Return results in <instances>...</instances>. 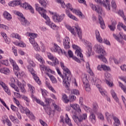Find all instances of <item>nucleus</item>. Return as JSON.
I'll use <instances>...</instances> for the list:
<instances>
[{
  "label": "nucleus",
  "instance_id": "obj_39",
  "mask_svg": "<svg viewBox=\"0 0 126 126\" xmlns=\"http://www.w3.org/2000/svg\"><path fill=\"white\" fill-rule=\"evenodd\" d=\"M98 104H97L96 103H94L93 104V111L94 112V113H96L97 111H98Z\"/></svg>",
  "mask_w": 126,
  "mask_h": 126
},
{
  "label": "nucleus",
  "instance_id": "obj_44",
  "mask_svg": "<svg viewBox=\"0 0 126 126\" xmlns=\"http://www.w3.org/2000/svg\"><path fill=\"white\" fill-rule=\"evenodd\" d=\"M3 123H4V124H7V126H11V122H10V121H9V120H8V119H6L2 121Z\"/></svg>",
  "mask_w": 126,
  "mask_h": 126
},
{
  "label": "nucleus",
  "instance_id": "obj_46",
  "mask_svg": "<svg viewBox=\"0 0 126 126\" xmlns=\"http://www.w3.org/2000/svg\"><path fill=\"white\" fill-rule=\"evenodd\" d=\"M71 93L72 94H74V95H76L77 96H78V95H80V93H79V91L76 89H74L72 90Z\"/></svg>",
  "mask_w": 126,
  "mask_h": 126
},
{
  "label": "nucleus",
  "instance_id": "obj_7",
  "mask_svg": "<svg viewBox=\"0 0 126 126\" xmlns=\"http://www.w3.org/2000/svg\"><path fill=\"white\" fill-rule=\"evenodd\" d=\"M47 56L48 59H49V60H51V61L53 62V63L52 62H47L49 64H51V65H52V66H54V65H58V64H59V60H58L56 57H54L52 54L50 53H48Z\"/></svg>",
  "mask_w": 126,
  "mask_h": 126
},
{
  "label": "nucleus",
  "instance_id": "obj_32",
  "mask_svg": "<svg viewBox=\"0 0 126 126\" xmlns=\"http://www.w3.org/2000/svg\"><path fill=\"white\" fill-rule=\"evenodd\" d=\"M3 16L5 17V18H6V19H7V20H10V19L12 18V17H11V15H10V14L7 11L4 12Z\"/></svg>",
  "mask_w": 126,
  "mask_h": 126
},
{
  "label": "nucleus",
  "instance_id": "obj_27",
  "mask_svg": "<svg viewBox=\"0 0 126 126\" xmlns=\"http://www.w3.org/2000/svg\"><path fill=\"white\" fill-rule=\"evenodd\" d=\"M65 11L67 16L69 17V18H71V19H73V20H75V21H78V19L72 14H70V13H69V11L65 10Z\"/></svg>",
  "mask_w": 126,
  "mask_h": 126
},
{
  "label": "nucleus",
  "instance_id": "obj_37",
  "mask_svg": "<svg viewBox=\"0 0 126 126\" xmlns=\"http://www.w3.org/2000/svg\"><path fill=\"white\" fill-rule=\"evenodd\" d=\"M39 3L41 4L43 7H47V0H38Z\"/></svg>",
  "mask_w": 126,
  "mask_h": 126
},
{
  "label": "nucleus",
  "instance_id": "obj_29",
  "mask_svg": "<svg viewBox=\"0 0 126 126\" xmlns=\"http://www.w3.org/2000/svg\"><path fill=\"white\" fill-rule=\"evenodd\" d=\"M95 34L98 42H99V43H102L103 41V39H102V37H101V36H100V32H99L98 30H95Z\"/></svg>",
  "mask_w": 126,
  "mask_h": 126
},
{
  "label": "nucleus",
  "instance_id": "obj_26",
  "mask_svg": "<svg viewBox=\"0 0 126 126\" xmlns=\"http://www.w3.org/2000/svg\"><path fill=\"white\" fill-rule=\"evenodd\" d=\"M61 6L62 7H63V8H65V7L67 8V9H70L71 11H72V6H71V4H70V3H68L67 5H65V3H64V1H63V3H62L61 4Z\"/></svg>",
  "mask_w": 126,
  "mask_h": 126
},
{
  "label": "nucleus",
  "instance_id": "obj_9",
  "mask_svg": "<svg viewBox=\"0 0 126 126\" xmlns=\"http://www.w3.org/2000/svg\"><path fill=\"white\" fill-rule=\"evenodd\" d=\"M95 2L99 3V4H103L104 7H106V9L110 10L111 9V4H110L109 0H103V1L101 0H94Z\"/></svg>",
  "mask_w": 126,
  "mask_h": 126
},
{
  "label": "nucleus",
  "instance_id": "obj_4",
  "mask_svg": "<svg viewBox=\"0 0 126 126\" xmlns=\"http://www.w3.org/2000/svg\"><path fill=\"white\" fill-rule=\"evenodd\" d=\"M66 27L69 31H70L72 34H73V35L75 36L77 33L80 39H82V31H81V29L79 28V27L71 28V27L69 26H67Z\"/></svg>",
  "mask_w": 126,
  "mask_h": 126
},
{
  "label": "nucleus",
  "instance_id": "obj_61",
  "mask_svg": "<svg viewBox=\"0 0 126 126\" xmlns=\"http://www.w3.org/2000/svg\"><path fill=\"white\" fill-rule=\"evenodd\" d=\"M9 62H10L11 64L13 66H14V65H16V63H15V61L13 60L12 59H9Z\"/></svg>",
  "mask_w": 126,
  "mask_h": 126
},
{
  "label": "nucleus",
  "instance_id": "obj_11",
  "mask_svg": "<svg viewBox=\"0 0 126 126\" xmlns=\"http://www.w3.org/2000/svg\"><path fill=\"white\" fill-rule=\"evenodd\" d=\"M28 69L29 71H30V72H31V73L32 74V75H33V78L36 82H37V83L39 84V85H40L41 83V81L40 80V79H39V77H38V76H37V75L35 74V71H34L33 68L31 67V66H28Z\"/></svg>",
  "mask_w": 126,
  "mask_h": 126
},
{
  "label": "nucleus",
  "instance_id": "obj_58",
  "mask_svg": "<svg viewBox=\"0 0 126 126\" xmlns=\"http://www.w3.org/2000/svg\"><path fill=\"white\" fill-rule=\"evenodd\" d=\"M0 28H2V29H5V30H8V27L4 25H0Z\"/></svg>",
  "mask_w": 126,
  "mask_h": 126
},
{
  "label": "nucleus",
  "instance_id": "obj_33",
  "mask_svg": "<svg viewBox=\"0 0 126 126\" xmlns=\"http://www.w3.org/2000/svg\"><path fill=\"white\" fill-rule=\"evenodd\" d=\"M90 119L91 120L93 124H95V123H96V117L95 116V114L93 112L91 113Z\"/></svg>",
  "mask_w": 126,
  "mask_h": 126
},
{
  "label": "nucleus",
  "instance_id": "obj_48",
  "mask_svg": "<svg viewBox=\"0 0 126 126\" xmlns=\"http://www.w3.org/2000/svg\"><path fill=\"white\" fill-rule=\"evenodd\" d=\"M45 112L47 113V115L51 116L52 115V108L50 107H47L45 109Z\"/></svg>",
  "mask_w": 126,
  "mask_h": 126
},
{
  "label": "nucleus",
  "instance_id": "obj_59",
  "mask_svg": "<svg viewBox=\"0 0 126 126\" xmlns=\"http://www.w3.org/2000/svg\"><path fill=\"white\" fill-rule=\"evenodd\" d=\"M76 100V96L73 95H71L70 96V100L71 101H75Z\"/></svg>",
  "mask_w": 126,
  "mask_h": 126
},
{
  "label": "nucleus",
  "instance_id": "obj_16",
  "mask_svg": "<svg viewBox=\"0 0 126 126\" xmlns=\"http://www.w3.org/2000/svg\"><path fill=\"white\" fill-rule=\"evenodd\" d=\"M90 6H91L93 10H94V11H96L97 13H99V14H102V13H103L102 8L99 6V5L96 6V5L93 4V3H90Z\"/></svg>",
  "mask_w": 126,
  "mask_h": 126
},
{
  "label": "nucleus",
  "instance_id": "obj_57",
  "mask_svg": "<svg viewBox=\"0 0 126 126\" xmlns=\"http://www.w3.org/2000/svg\"><path fill=\"white\" fill-rule=\"evenodd\" d=\"M99 92H100L102 96H107V93L104 91V90H99Z\"/></svg>",
  "mask_w": 126,
  "mask_h": 126
},
{
  "label": "nucleus",
  "instance_id": "obj_28",
  "mask_svg": "<svg viewBox=\"0 0 126 126\" xmlns=\"http://www.w3.org/2000/svg\"><path fill=\"white\" fill-rule=\"evenodd\" d=\"M0 72L7 75L10 73V70L6 67H3L0 69Z\"/></svg>",
  "mask_w": 126,
  "mask_h": 126
},
{
  "label": "nucleus",
  "instance_id": "obj_20",
  "mask_svg": "<svg viewBox=\"0 0 126 126\" xmlns=\"http://www.w3.org/2000/svg\"><path fill=\"white\" fill-rule=\"evenodd\" d=\"M113 35L114 37L115 38L116 40H117V41H120V38L123 39L124 40H125V41H126V34H124V33L123 32H119L118 36H117L115 34H113Z\"/></svg>",
  "mask_w": 126,
  "mask_h": 126
},
{
  "label": "nucleus",
  "instance_id": "obj_49",
  "mask_svg": "<svg viewBox=\"0 0 126 126\" xmlns=\"http://www.w3.org/2000/svg\"><path fill=\"white\" fill-rule=\"evenodd\" d=\"M11 37L12 38H16V39H18L19 40H20L21 39V38H20V35H19V34L17 33H12L11 34Z\"/></svg>",
  "mask_w": 126,
  "mask_h": 126
},
{
  "label": "nucleus",
  "instance_id": "obj_10",
  "mask_svg": "<svg viewBox=\"0 0 126 126\" xmlns=\"http://www.w3.org/2000/svg\"><path fill=\"white\" fill-rule=\"evenodd\" d=\"M82 82L85 86L86 91L89 92L91 90V88H90V85L89 84V81L87 79V75L85 74L84 75V77L82 78Z\"/></svg>",
  "mask_w": 126,
  "mask_h": 126
},
{
  "label": "nucleus",
  "instance_id": "obj_51",
  "mask_svg": "<svg viewBox=\"0 0 126 126\" xmlns=\"http://www.w3.org/2000/svg\"><path fill=\"white\" fill-rule=\"evenodd\" d=\"M119 86L123 89V91L126 94V88L125 87V86L123 84L121 83V82H119Z\"/></svg>",
  "mask_w": 126,
  "mask_h": 126
},
{
  "label": "nucleus",
  "instance_id": "obj_14",
  "mask_svg": "<svg viewBox=\"0 0 126 126\" xmlns=\"http://www.w3.org/2000/svg\"><path fill=\"white\" fill-rule=\"evenodd\" d=\"M72 47L73 49L76 50L75 52V55H76L78 57L79 56L80 58H81V60L84 61L83 55L81 53V49H80V48H79V47H78L77 45H75V44H73Z\"/></svg>",
  "mask_w": 126,
  "mask_h": 126
},
{
  "label": "nucleus",
  "instance_id": "obj_43",
  "mask_svg": "<svg viewBox=\"0 0 126 126\" xmlns=\"http://www.w3.org/2000/svg\"><path fill=\"white\" fill-rule=\"evenodd\" d=\"M49 78L52 83L56 84L58 82L57 79H56V78L54 76L50 75V76H49Z\"/></svg>",
  "mask_w": 126,
  "mask_h": 126
},
{
  "label": "nucleus",
  "instance_id": "obj_30",
  "mask_svg": "<svg viewBox=\"0 0 126 126\" xmlns=\"http://www.w3.org/2000/svg\"><path fill=\"white\" fill-rule=\"evenodd\" d=\"M111 95L113 97V98L115 100V101L119 103V98H118V96H117V94H116V93H115V91L113 90H112L111 91Z\"/></svg>",
  "mask_w": 126,
  "mask_h": 126
},
{
  "label": "nucleus",
  "instance_id": "obj_17",
  "mask_svg": "<svg viewBox=\"0 0 126 126\" xmlns=\"http://www.w3.org/2000/svg\"><path fill=\"white\" fill-rule=\"evenodd\" d=\"M65 116H66V118L65 119H64L63 117V116L61 117V122H62V123H63V124L65 123L66 124H67V125H68L69 126H72L71 121L70 120V119H69V118L68 117V115H67V114H66Z\"/></svg>",
  "mask_w": 126,
  "mask_h": 126
},
{
  "label": "nucleus",
  "instance_id": "obj_2",
  "mask_svg": "<svg viewBox=\"0 0 126 126\" xmlns=\"http://www.w3.org/2000/svg\"><path fill=\"white\" fill-rule=\"evenodd\" d=\"M61 66L64 71L65 78L63 80V84L66 88H68L70 86V75L71 73L68 68L64 66L63 62L60 63Z\"/></svg>",
  "mask_w": 126,
  "mask_h": 126
},
{
  "label": "nucleus",
  "instance_id": "obj_8",
  "mask_svg": "<svg viewBox=\"0 0 126 126\" xmlns=\"http://www.w3.org/2000/svg\"><path fill=\"white\" fill-rule=\"evenodd\" d=\"M16 14L20 18L21 23L24 26H29L30 25V23L28 22L25 17H23V14L19 12H16Z\"/></svg>",
  "mask_w": 126,
  "mask_h": 126
},
{
  "label": "nucleus",
  "instance_id": "obj_22",
  "mask_svg": "<svg viewBox=\"0 0 126 126\" xmlns=\"http://www.w3.org/2000/svg\"><path fill=\"white\" fill-rule=\"evenodd\" d=\"M116 25H117V21L115 20H112L111 21V24L108 25V28L111 31H115V29H116Z\"/></svg>",
  "mask_w": 126,
  "mask_h": 126
},
{
  "label": "nucleus",
  "instance_id": "obj_3",
  "mask_svg": "<svg viewBox=\"0 0 126 126\" xmlns=\"http://www.w3.org/2000/svg\"><path fill=\"white\" fill-rule=\"evenodd\" d=\"M94 49L96 50L97 52L100 55V56H98V59H100L103 63H107V59L104 57L105 55V51H104L103 46L99 44H95L94 47Z\"/></svg>",
  "mask_w": 126,
  "mask_h": 126
},
{
  "label": "nucleus",
  "instance_id": "obj_60",
  "mask_svg": "<svg viewBox=\"0 0 126 126\" xmlns=\"http://www.w3.org/2000/svg\"><path fill=\"white\" fill-rule=\"evenodd\" d=\"M1 63H2V64H4L5 65H8V61L7 60H2Z\"/></svg>",
  "mask_w": 126,
  "mask_h": 126
},
{
  "label": "nucleus",
  "instance_id": "obj_31",
  "mask_svg": "<svg viewBox=\"0 0 126 126\" xmlns=\"http://www.w3.org/2000/svg\"><path fill=\"white\" fill-rule=\"evenodd\" d=\"M18 86H19L22 93H25L26 91H25V88H24V85L23 84H21V83L20 82H18L17 84Z\"/></svg>",
  "mask_w": 126,
  "mask_h": 126
},
{
  "label": "nucleus",
  "instance_id": "obj_52",
  "mask_svg": "<svg viewBox=\"0 0 126 126\" xmlns=\"http://www.w3.org/2000/svg\"><path fill=\"white\" fill-rule=\"evenodd\" d=\"M5 92H6V93H7V94H8V95H11V93H10V90L9 89H8V88L7 87H6L5 88L3 89Z\"/></svg>",
  "mask_w": 126,
  "mask_h": 126
},
{
  "label": "nucleus",
  "instance_id": "obj_13",
  "mask_svg": "<svg viewBox=\"0 0 126 126\" xmlns=\"http://www.w3.org/2000/svg\"><path fill=\"white\" fill-rule=\"evenodd\" d=\"M64 16L65 15L64 14H62L61 15L55 14L53 16H52V18L55 21V22H57L59 23V22H62V21L64 18Z\"/></svg>",
  "mask_w": 126,
  "mask_h": 126
},
{
  "label": "nucleus",
  "instance_id": "obj_41",
  "mask_svg": "<svg viewBox=\"0 0 126 126\" xmlns=\"http://www.w3.org/2000/svg\"><path fill=\"white\" fill-rule=\"evenodd\" d=\"M28 86L32 94H34V93L35 92V88L32 87V85H31L30 84H28Z\"/></svg>",
  "mask_w": 126,
  "mask_h": 126
},
{
  "label": "nucleus",
  "instance_id": "obj_62",
  "mask_svg": "<svg viewBox=\"0 0 126 126\" xmlns=\"http://www.w3.org/2000/svg\"><path fill=\"white\" fill-rule=\"evenodd\" d=\"M39 122L43 126H48V125H47V123H45L43 120L40 119L39 120Z\"/></svg>",
  "mask_w": 126,
  "mask_h": 126
},
{
  "label": "nucleus",
  "instance_id": "obj_45",
  "mask_svg": "<svg viewBox=\"0 0 126 126\" xmlns=\"http://www.w3.org/2000/svg\"><path fill=\"white\" fill-rule=\"evenodd\" d=\"M113 120L116 124H117V125L119 126L121 125V122H120V120L118 118H117L116 116H113Z\"/></svg>",
  "mask_w": 126,
  "mask_h": 126
},
{
  "label": "nucleus",
  "instance_id": "obj_25",
  "mask_svg": "<svg viewBox=\"0 0 126 126\" xmlns=\"http://www.w3.org/2000/svg\"><path fill=\"white\" fill-rule=\"evenodd\" d=\"M98 20L100 24L101 28L105 29L106 28V26H105V22H104V20H103V18H102L100 15H98Z\"/></svg>",
  "mask_w": 126,
  "mask_h": 126
},
{
  "label": "nucleus",
  "instance_id": "obj_55",
  "mask_svg": "<svg viewBox=\"0 0 126 126\" xmlns=\"http://www.w3.org/2000/svg\"><path fill=\"white\" fill-rule=\"evenodd\" d=\"M72 59L73 60H74V61H75L77 63H81V61H80V60H79V59L77 58V57L74 56Z\"/></svg>",
  "mask_w": 126,
  "mask_h": 126
},
{
  "label": "nucleus",
  "instance_id": "obj_53",
  "mask_svg": "<svg viewBox=\"0 0 126 126\" xmlns=\"http://www.w3.org/2000/svg\"><path fill=\"white\" fill-rule=\"evenodd\" d=\"M68 55L69 56V58H72V59H73L74 57L73 56V53L71 50H69L68 51Z\"/></svg>",
  "mask_w": 126,
  "mask_h": 126
},
{
  "label": "nucleus",
  "instance_id": "obj_18",
  "mask_svg": "<svg viewBox=\"0 0 126 126\" xmlns=\"http://www.w3.org/2000/svg\"><path fill=\"white\" fill-rule=\"evenodd\" d=\"M21 7L25 8V9H29L30 11L32 13H34V9L32 7L29 3L27 2L23 3L21 4Z\"/></svg>",
  "mask_w": 126,
  "mask_h": 126
},
{
  "label": "nucleus",
  "instance_id": "obj_64",
  "mask_svg": "<svg viewBox=\"0 0 126 126\" xmlns=\"http://www.w3.org/2000/svg\"><path fill=\"white\" fill-rule=\"evenodd\" d=\"M45 102L47 104H50L51 102H52V99L51 98H45Z\"/></svg>",
  "mask_w": 126,
  "mask_h": 126
},
{
  "label": "nucleus",
  "instance_id": "obj_63",
  "mask_svg": "<svg viewBox=\"0 0 126 126\" xmlns=\"http://www.w3.org/2000/svg\"><path fill=\"white\" fill-rule=\"evenodd\" d=\"M78 1L79 3H83V4H85V5H87L85 0H78Z\"/></svg>",
  "mask_w": 126,
  "mask_h": 126
},
{
  "label": "nucleus",
  "instance_id": "obj_54",
  "mask_svg": "<svg viewBox=\"0 0 126 126\" xmlns=\"http://www.w3.org/2000/svg\"><path fill=\"white\" fill-rule=\"evenodd\" d=\"M102 69L103 70H110V67H108L107 66H106L105 65H102Z\"/></svg>",
  "mask_w": 126,
  "mask_h": 126
},
{
  "label": "nucleus",
  "instance_id": "obj_23",
  "mask_svg": "<svg viewBox=\"0 0 126 126\" xmlns=\"http://www.w3.org/2000/svg\"><path fill=\"white\" fill-rule=\"evenodd\" d=\"M38 34L36 33H29V36L30 38H29L30 42L31 44H34L35 43V40L34 39L35 38H37Z\"/></svg>",
  "mask_w": 126,
  "mask_h": 126
},
{
  "label": "nucleus",
  "instance_id": "obj_40",
  "mask_svg": "<svg viewBox=\"0 0 126 126\" xmlns=\"http://www.w3.org/2000/svg\"><path fill=\"white\" fill-rule=\"evenodd\" d=\"M36 59L38 61V62H40V63H45V62L43 61V58H42V57H41V56H40L39 54L36 55Z\"/></svg>",
  "mask_w": 126,
  "mask_h": 126
},
{
  "label": "nucleus",
  "instance_id": "obj_5",
  "mask_svg": "<svg viewBox=\"0 0 126 126\" xmlns=\"http://www.w3.org/2000/svg\"><path fill=\"white\" fill-rule=\"evenodd\" d=\"M72 119L76 124L78 125L80 124L83 120H85L87 119V114H83L82 115H80L79 117L76 115H73Z\"/></svg>",
  "mask_w": 126,
  "mask_h": 126
},
{
  "label": "nucleus",
  "instance_id": "obj_56",
  "mask_svg": "<svg viewBox=\"0 0 126 126\" xmlns=\"http://www.w3.org/2000/svg\"><path fill=\"white\" fill-rule=\"evenodd\" d=\"M34 101H36L38 104H40L41 106H44V102H43V101H41V100L36 98Z\"/></svg>",
  "mask_w": 126,
  "mask_h": 126
},
{
  "label": "nucleus",
  "instance_id": "obj_50",
  "mask_svg": "<svg viewBox=\"0 0 126 126\" xmlns=\"http://www.w3.org/2000/svg\"><path fill=\"white\" fill-rule=\"evenodd\" d=\"M111 4L112 8H113V9H116V8H117V4L114 0H112Z\"/></svg>",
  "mask_w": 126,
  "mask_h": 126
},
{
  "label": "nucleus",
  "instance_id": "obj_1",
  "mask_svg": "<svg viewBox=\"0 0 126 126\" xmlns=\"http://www.w3.org/2000/svg\"><path fill=\"white\" fill-rule=\"evenodd\" d=\"M35 9L37 11L39 12L40 14H41L43 18L47 20L46 23L47 25H49L51 28H52V29H54V30H57V29H58L57 25L53 23H52V22L50 21V18L46 15V13L47 12L46 10L41 7H39V4H35Z\"/></svg>",
  "mask_w": 126,
  "mask_h": 126
},
{
  "label": "nucleus",
  "instance_id": "obj_19",
  "mask_svg": "<svg viewBox=\"0 0 126 126\" xmlns=\"http://www.w3.org/2000/svg\"><path fill=\"white\" fill-rule=\"evenodd\" d=\"M105 115L107 122H108V123H112V119H113L114 117H115L114 113L107 112L105 113Z\"/></svg>",
  "mask_w": 126,
  "mask_h": 126
},
{
  "label": "nucleus",
  "instance_id": "obj_36",
  "mask_svg": "<svg viewBox=\"0 0 126 126\" xmlns=\"http://www.w3.org/2000/svg\"><path fill=\"white\" fill-rule=\"evenodd\" d=\"M32 44V45L33 46L34 49L36 51L39 52V51H40V47L39 46V45H38V43H37V42H34V43H31Z\"/></svg>",
  "mask_w": 126,
  "mask_h": 126
},
{
  "label": "nucleus",
  "instance_id": "obj_12",
  "mask_svg": "<svg viewBox=\"0 0 126 126\" xmlns=\"http://www.w3.org/2000/svg\"><path fill=\"white\" fill-rule=\"evenodd\" d=\"M40 69L41 70H43L46 71V74L48 76H51V74H55V71L51 69L49 67H47L44 65H40Z\"/></svg>",
  "mask_w": 126,
  "mask_h": 126
},
{
  "label": "nucleus",
  "instance_id": "obj_15",
  "mask_svg": "<svg viewBox=\"0 0 126 126\" xmlns=\"http://www.w3.org/2000/svg\"><path fill=\"white\" fill-rule=\"evenodd\" d=\"M105 79L106 81V84L108 85V86H110V87H112L113 86V83L111 81H112V75H111V74L109 73H106L105 74Z\"/></svg>",
  "mask_w": 126,
  "mask_h": 126
},
{
  "label": "nucleus",
  "instance_id": "obj_47",
  "mask_svg": "<svg viewBox=\"0 0 126 126\" xmlns=\"http://www.w3.org/2000/svg\"><path fill=\"white\" fill-rule=\"evenodd\" d=\"M88 49V51H87V54L88 55V57H90V55H91V53L92 52V47L89 46H88L87 47Z\"/></svg>",
  "mask_w": 126,
  "mask_h": 126
},
{
  "label": "nucleus",
  "instance_id": "obj_34",
  "mask_svg": "<svg viewBox=\"0 0 126 126\" xmlns=\"http://www.w3.org/2000/svg\"><path fill=\"white\" fill-rule=\"evenodd\" d=\"M101 82V81L99 80V79H96L94 81V85H96V87L98 88L99 90H101V86L100 85L99 83Z\"/></svg>",
  "mask_w": 126,
  "mask_h": 126
},
{
  "label": "nucleus",
  "instance_id": "obj_21",
  "mask_svg": "<svg viewBox=\"0 0 126 126\" xmlns=\"http://www.w3.org/2000/svg\"><path fill=\"white\" fill-rule=\"evenodd\" d=\"M69 38L66 37L63 39V46H64L65 49H69L70 46L69 45Z\"/></svg>",
  "mask_w": 126,
  "mask_h": 126
},
{
  "label": "nucleus",
  "instance_id": "obj_38",
  "mask_svg": "<svg viewBox=\"0 0 126 126\" xmlns=\"http://www.w3.org/2000/svg\"><path fill=\"white\" fill-rule=\"evenodd\" d=\"M70 107L72 108L74 110H75L76 111H78V112H81V110L77 107V104H70Z\"/></svg>",
  "mask_w": 126,
  "mask_h": 126
},
{
  "label": "nucleus",
  "instance_id": "obj_24",
  "mask_svg": "<svg viewBox=\"0 0 126 126\" xmlns=\"http://www.w3.org/2000/svg\"><path fill=\"white\" fill-rule=\"evenodd\" d=\"M71 11H72L73 13H75L76 15H78V16H79L80 17H81V18H85V16H84L83 14H82V12H81L79 10H77L75 9H72V10Z\"/></svg>",
  "mask_w": 126,
  "mask_h": 126
},
{
  "label": "nucleus",
  "instance_id": "obj_42",
  "mask_svg": "<svg viewBox=\"0 0 126 126\" xmlns=\"http://www.w3.org/2000/svg\"><path fill=\"white\" fill-rule=\"evenodd\" d=\"M10 86L12 88H14V90H15V91H16L17 92H19V89H18L17 86H16V85L14 84V83H10Z\"/></svg>",
  "mask_w": 126,
  "mask_h": 126
},
{
  "label": "nucleus",
  "instance_id": "obj_6",
  "mask_svg": "<svg viewBox=\"0 0 126 126\" xmlns=\"http://www.w3.org/2000/svg\"><path fill=\"white\" fill-rule=\"evenodd\" d=\"M54 47L51 48L52 52H54L55 53H58L59 55L62 54V55H65L66 56V52L64 50H63V49H61V47L58 45L56 43L54 44Z\"/></svg>",
  "mask_w": 126,
  "mask_h": 126
},
{
  "label": "nucleus",
  "instance_id": "obj_35",
  "mask_svg": "<svg viewBox=\"0 0 126 126\" xmlns=\"http://www.w3.org/2000/svg\"><path fill=\"white\" fill-rule=\"evenodd\" d=\"M62 100L64 103H68L69 102V100L67 99V95L64 94H62Z\"/></svg>",
  "mask_w": 126,
  "mask_h": 126
}]
</instances>
